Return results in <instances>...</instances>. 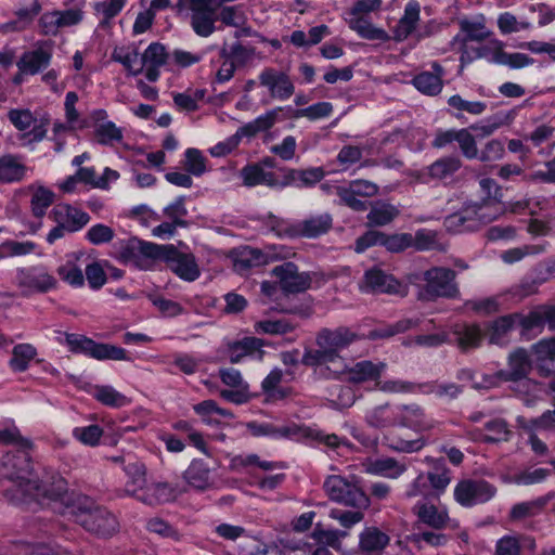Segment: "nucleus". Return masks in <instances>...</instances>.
<instances>
[{
  "instance_id": "1",
  "label": "nucleus",
  "mask_w": 555,
  "mask_h": 555,
  "mask_svg": "<svg viewBox=\"0 0 555 555\" xmlns=\"http://www.w3.org/2000/svg\"><path fill=\"white\" fill-rule=\"evenodd\" d=\"M1 476L12 485L4 489V496L15 504L27 503V493L38 494L40 481L31 478L29 451L8 452L1 461Z\"/></svg>"
},
{
  "instance_id": "2",
  "label": "nucleus",
  "mask_w": 555,
  "mask_h": 555,
  "mask_svg": "<svg viewBox=\"0 0 555 555\" xmlns=\"http://www.w3.org/2000/svg\"><path fill=\"white\" fill-rule=\"evenodd\" d=\"M137 249L146 258L164 260L178 276L185 281H194L199 276V269L195 257L192 254L180 253L171 244L157 245L155 243L131 238L121 251L122 258L125 260L131 259L132 253Z\"/></svg>"
},
{
  "instance_id": "3",
  "label": "nucleus",
  "mask_w": 555,
  "mask_h": 555,
  "mask_svg": "<svg viewBox=\"0 0 555 555\" xmlns=\"http://www.w3.org/2000/svg\"><path fill=\"white\" fill-rule=\"evenodd\" d=\"M67 513L78 525L100 538H109L119 530L116 516L87 496L77 495Z\"/></svg>"
},
{
  "instance_id": "4",
  "label": "nucleus",
  "mask_w": 555,
  "mask_h": 555,
  "mask_svg": "<svg viewBox=\"0 0 555 555\" xmlns=\"http://www.w3.org/2000/svg\"><path fill=\"white\" fill-rule=\"evenodd\" d=\"M500 215L501 207L493 199L469 201L457 211L447 216L443 224L449 232H474L494 221Z\"/></svg>"
},
{
  "instance_id": "5",
  "label": "nucleus",
  "mask_w": 555,
  "mask_h": 555,
  "mask_svg": "<svg viewBox=\"0 0 555 555\" xmlns=\"http://www.w3.org/2000/svg\"><path fill=\"white\" fill-rule=\"evenodd\" d=\"M456 272L447 267H431L423 272L424 285L420 286L417 299L436 301L438 298L454 299L460 297Z\"/></svg>"
},
{
  "instance_id": "6",
  "label": "nucleus",
  "mask_w": 555,
  "mask_h": 555,
  "mask_svg": "<svg viewBox=\"0 0 555 555\" xmlns=\"http://www.w3.org/2000/svg\"><path fill=\"white\" fill-rule=\"evenodd\" d=\"M323 488L332 501L352 508H367L370 499L365 492L353 481L339 475L328 476Z\"/></svg>"
},
{
  "instance_id": "7",
  "label": "nucleus",
  "mask_w": 555,
  "mask_h": 555,
  "mask_svg": "<svg viewBox=\"0 0 555 555\" xmlns=\"http://www.w3.org/2000/svg\"><path fill=\"white\" fill-rule=\"evenodd\" d=\"M66 344L74 353H85L96 360H126L125 349L109 345L99 344L93 339L78 334H66Z\"/></svg>"
},
{
  "instance_id": "8",
  "label": "nucleus",
  "mask_w": 555,
  "mask_h": 555,
  "mask_svg": "<svg viewBox=\"0 0 555 555\" xmlns=\"http://www.w3.org/2000/svg\"><path fill=\"white\" fill-rule=\"evenodd\" d=\"M270 225L279 235L286 234L288 236H305L309 238L318 237L325 234L331 228L333 219L328 214L312 216L295 225L282 227L283 221L275 217H270Z\"/></svg>"
},
{
  "instance_id": "9",
  "label": "nucleus",
  "mask_w": 555,
  "mask_h": 555,
  "mask_svg": "<svg viewBox=\"0 0 555 555\" xmlns=\"http://www.w3.org/2000/svg\"><path fill=\"white\" fill-rule=\"evenodd\" d=\"M363 336L347 326H339L334 330L322 328L315 336V344L320 348H325L333 353L336 360L339 350L349 347L354 341L362 339Z\"/></svg>"
},
{
  "instance_id": "10",
  "label": "nucleus",
  "mask_w": 555,
  "mask_h": 555,
  "mask_svg": "<svg viewBox=\"0 0 555 555\" xmlns=\"http://www.w3.org/2000/svg\"><path fill=\"white\" fill-rule=\"evenodd\" d=\"M496 489L485 480L466 479L460 481L454 489L455 500L463 506H472L489 501Z\"/></svg>"
},
{
  "instance_id": "11",
  "label": "nucleus",
  "mask_w": 555,
  "mask_h": 555,
  "mask_svg": "<svg viewBox=\"0 0 555 555\" xmlns=\"http://www.w3.org/2000/svg\"><path fill=\"white\" fill-rule=\"evenodd\" d=\"M191 25L196 35L208 37L215 31V22L218 20V7L210 0H189Z\"/></svg>"
},
{
  "instance_id": "12",
  "label": "nucleus",
  "mask_w": 555,
  "mask_h": 555,
  "mask_svg": "<svg viewBox=\"0 0 555 555\" xmlns=\"http://www.w3.org/2000/svg\"><path fill=\"white\" fill-rule=\"evenodd\" d=\"M272 275L279 280L280 287L287 294L305 292L311 285L310 275L299 272L297 266L293 262L276 266L272 270Z\"/></svg>"
},
{
  "instance_id": "13",
  "label": "nucleus",
  "mask_w": 555,
  "mask_h": 555,
  "mask_svg": "<svg viewBox=\"0 0 555 555\" xmlns=\"http://www.w3.org/2000/svg\"><path fill=\"white\" fill-rule=\"evenodd\" d=\"M360 288L365 293L406 295V288L399 281L379 269L366 271Z\"/></svg>"
},
{
  "instance_id": "14",
  "label": "nucleus",
  "mask_w": 555,
  "mask_h": 555,
  "mask_svg": "<svg viewBox=\"0 0 555 555\" xmlns=\"http://www.w3.org/2000/svg\"><path fill=\"white\" fill-rule=\"evenodd\" d=\"M530 371L531 361L527 350L518 348L508 356V369L500 370L499 376H503L504 382H521L524 387H537L534 382L527 378Z\"/></svg>"
},
{
  "instance_id": "15",
  "label": "nucleus",
  "mask_w": 555,
  "mask_h": 555,
  "mask_svg": "<svg viewBox=\"0 0 555 555\" xmlns=\"http://www.w3.org/2000/svg\"><path fill=\"white\" fill-rule=\"evenodd\" d=\"M168 59L169 53L165 46L153 42L141 54L137 73L144 72L149 81H156L159 77V68L167 63Z\"/></svg>"
},
{
  "instance_id": "16",
  "label": "nucleus",
  "mask_w": 555,
  "mask_h": 555,
  "mask_svg": "<svg viewBox=\"0 0 555 555\" xmlns=\"http://www.w3.org/2000/svg\"><path fill=\"white\" fill-rule=\"evenodd\" d=\"M261 86L268 88L271 98L286 100L295 92L294 83L285 72L264 68L259 75Z\"/></svg>"
},
{
  "instance_id": "17",
  "label": "nucleus",
  "mask_w": 555,
  "mask_h": 555,
  "mask_svg": "<svg viewBox=\"0 0 555 555\" xmlns=\"http://www.w3.org/2000/svg\"><path fill=\"white\" fill-rule=\"evenodd\" d=\"M247 428L255 437L271 436V437H285L292 439H300L312 437V430L309 427H304L297 424H288L285 426L276 427L270 424H259L257 422L247 423Z\"/></svg>"
},
{
  "instance_id": "18",
  "label": "nucleus",
  "mask_w": 555,
  "mask_h": 555,
  "mask_svg": "<svg viewBox=\"0 0 555 555\" xmlns=\"http://www.w3.org/2000/svg\"><path fill=\"white\" fill-rule=\"evenodd\" d=\"M50 218L55 223H62L70 233L81 230L90 221V216L87 212L69 204L54 206Z\"/></svg>"
},
{
  "instance_id": "19",
  "label": "nucleus",
  "mask_w": 555,
  "mask_h": 555,
  "mask_svg": "<svg viewBox=\"0 0 555 555\" xmlns=\"http://www.w3.org/2000/svg\"><path fill=\"white\" fill-rule=\"evenodd\" d=\"M51 57V44L44 42L37 49L23 53L16 65L21 73L26 75H36L49 66Z\"/></svg>"
},
{
  "instance_id": "20",
  "label": "nucleus",
  "mask_w": 555,
  "mask_h": 555,
  "mask_svg": "<svg viewBox=\"0 0 555 555\" xmlns=\"http://www.w3.org/2000/svg\"><path fill=\"white\" fill-rule=\"evenodd\" d=\"M17 284L25 293H46L56 285V280L44 271L20 270Z\"/></svg>"
},
{
  "instance_id": "21",
  "label": "nucleus",
  "mask_w": 555,
  "mask_h": 555,
  "mask_svg": "<svg viewBox=\"0 0 555 555\" xmlns=\"http://www.w3.org/2000/svg\"><path fill=\"white\" fill-rule=\"evenodd\" d=\"M189 486L198 491H206L215 487L209 465L203 460H193L183 474Z\"/></svg>"
},
{
  "instance_id": "22",
  "label": "nucleus",
  "mask_w": 555,
  "mask_h": 555,
  "mask_svg": "<svg viewBox=\"0 0 555 555\" xmlns=\"http://www.w3.org/2000/svg\"><path fill=\"white\" fill-rule=\"evenodd\" d=\"M389 542L387 533L377 527H366L359 535V552L362 555H383Z\"/></svg>"
},
{
  "instance_id": "23",
  "label": "nucleus",
  "mask_w": 555,
  "mask_h": 555,
  "mask_svg": "<svg viewBox=\"0 0 555 555\" xmlns=\"http://www.w3.org/2000/svg\"><path fill=\"white\" fill-rule=\"evenodd\" d=\"M40 498H47L54 502L60 501L62 504L65 505L62 513L64 515H68L67 505L73 504V502L76 500L77 496L70 498L68 495L67 488H66V481L62 477L59 476V477L54 478V480L50 487H48L46 483L42 485L40 482V491L38 492V494L27 493V503L33 499L39 500Z\"/></svg>"
},
{
  "instance_id": "24",
  "label": "nucleus",
  "mask_w": 555,
  "mask_h": 555,
  "mask_svg": "<svg viewBox=\"0 0 555 555\" xmlns=\"http://www.w3.org/2000/svg\"><path fill=\"white\" fill-rule=\"evenodd\" d=\"M434 73L423 72L413 78V85L415 88L426 95H437L441 92L443 82L442 76L444 70L442 66L434 62L431 65Z\"/></svg>"
},
{
  "instance_id": "25",
  "label": "nucleus",
  "mask_w": 555,
  "mask_h": 555,
  "mask_svg": "<svg viewBox=\"0 0 555 555\" xmlns=\"http://www.w3.org/2000/svg\"><path fill=\"white\" fill-rule=\"evenodd\" d=\"M421 8L418 2L410 1L404 9L403 16L399 20L393 30L396 41L405 40L416 28L420 21Z\"/></svg>"
},
{
  "instance_id": "26",
  "label": "nucleus",
  "mask_w": 555,
  "mask_h": 555,
  "mask_svg": "<svg viewBox=\"0 0 555 555\" xmlns=\"http://www.w3.org/2000/svg\"><path fill=\"white\" fill-rule=\"evenodd\" d=\"M386 367V363L378 362L374 363L369 360L357 362L353 366L347 370L348 380L352 383H364L367 380H377L383 371Z\"/></svg>"
},
{
  "instance_id": "27",
  "label": "nucleus",
  "mask_w": 555,
  "mask_h": 555,
  "mask_svg": "<svg viewBox=\"0 0 555 555\" xmlns=\"http://www.w3.org/2000/svg\"><path fill=\"white\" fill-rule=\"evenodd\" d=\"M243 183L246 186H256L263 184L270 188H276L279 178L273 171H266L261 165H247L241 170Z\"/></svg>"
},
{
  "instance_id": "28",
  "label": "nucleus",
  "mask_w": 555,
  "mask_h": 555,
  "mask_svg": "<svg viewBox=\"0 0 555 555\" xmlns=\"http://www.w3.org/2000/svg\"><path fill=\"white\" fill-rule=\"evenodd\" d=\"M452 333L462 351L479 347L482 340V333L477 324H455Z\"/></svg>"
},
{
  "instance_id": "29",
  "label": "nucleus",
  "mask_w": 555,
  "mask_h": 555,
  "mask_svg": "<svg viewBox=\"0 0 555 555\" xmlns=\"http://www.w3.org/2000/svg\"><path fill=\"white\" fill-rule=\"evenodd\" d=\"M462 165L459 156H444L435 160L426 170L430 179L442 181L453 177L462 168Z\"/></svg>"
},
{
  "instance_id": "30",
  "label": "nucleus",
  "mask_w": 555,
  "mask_h": 555,
  "mask_svg": "<svg viewBox=\"0 0 555 555\" xmlns=\"http://www.w3.org/2000/svg\"><path fill=\"white\" fill-rule=\"evenodd\" d=\"M447 103L450 107L451 115L455 116L456 118H462L464 113L473 116H479L482 115L487 109L486 102L466 100L460 94L451 95Z\"/></svg>"
},
{
  "instance_id": "31",
  "label": "nucleus",
  "mask_w": 555,
  "mask_h": 555,
  "mask_svg": "<svg viewBox=\"0 0 555 555\" xmlns=\"http://www.w3.org/2000/svg\"><path fill=\"white\" fill-rule=\"evenodd\" d=\"M27 171V167L14 155L0 157V182L12 183L21 181Z\"/></svg>"
},
{
  "instance_id": "32",
  "label": "nucleus",
  "mask_w": 555,
  "mask_h": 555,
  "mask_svg": "<svg viewBox=\"0 0 555 555\" xmlns=\"http://www.w3.org/2000/svg\"><path fill=\"white\" fill-rule=\"evenodd\" d=\"M553 498L554 493H548L532 501L518 503L511 509L509 517L512 520L533 517L541 513Z\"/></svg>"
},
{
  "instance_id": "33",
  "label": "nucleus",
  "mask_w": 555,
  "mask_h": 555,
  "mask_svg": "<svg viewBox=\"0 0 555 555\" xmlns=\"http://www.w3.org/2000/svg\"><path fill=\"white\" fill-rule=\"evenodd\" d=\"M124 469L129 477V481L124 490L125 493L134 496L139 495L138 491L143 490L146 486L145 466L138 461H132L128 462Z\"/></svg>"
},
{
  "instance_id": "34",
  "label": "nucleus",
  "mask_w": 555,
  "mask_h": 555,
  "mask_svg": "<svg viewBox=\"0 0 555 555\" xmlns=\"http://www.w3.org/2000/svg\"><path fill=\"white\" fill-rule=\"evenodd\" d=\"M418 251L438 250L446 251L447 246L440 242L437 231L420 229L412 235V246Z\"/></svg>"
},
{
  "instance_id": "35",
  "label": "nucleus",
  "mask_w": 555,
  "mask_h": 555,
  "mask_svg": "<svg viewBox=\"0 0 555 555\" xmlns=\"http://www.w3.org/2000/svg\"><path fill=\"white\" fill-rule=\"evenodd\" d=\"M349 27L357 31L362 38L367 40H389L388 34L382 29L374 27L365 17L353 15L349 20Z\"/></svg>"
},
{
  "instance_id": "36",
  "label": "nucleus",
  "mask_w": 555,
  "mask_h": 555,
  "mask_svg": "<svg viewBox=\"0 0 555 555\" xmlns=\"http://www.w3.org/2000/svg\"><path fill=\"white\" fill-rule=\"evenodd\" d=\"M37 356V349L30 344H18L12 349L10 366L15 372H24Z\"/></svg>"
},
{
  "instance_id": "37",
  "label": "nucleus",
  "mask_w": 555,
  "mask_h": 555,
  "mask_svg": "<svg viewBox=\"0 0 555 555\" xmlns=\"http://www.w3.org/2000/svg\"><path fill=\"white\" fill-rule=\"evenodd\" d=\"M539 369L545 375L550 374L551 369L546 367L547 362L555 360V337L542 339L532 347Z\"/></svg>"
},
{
  "instance_id": "38",
  "label": "nucleus",
  "mask_w": 555,
  "mask_h": 555,
  "mask_svg": "<svg viewBox=\"0 0 555 555\" xmlns=\"http://www.w3.org/2000/svg\"><path fill=\"white\" fill-rule=\"evenodd\" d=\"M143 490V494L137 495V498L149 505L168 502L172 499V490L167 483H153L147 487L145 486Z\"/></svg>"
},
{
  "instance_id": "39",
  "label": "nucleus",
  "mask_w": 555,
  "mask_h": 555,
  "mask_svg": "<svg viewBox=\"0 0 555 555\" xmlns=\"http://www.w3.org/2000/svg\"><path fill=\"white\" fill-rule=\"evenodd\" d=\"M417 516L424 524L435 528L442 529L449 521V516L446 512H439L435 505L422 504L416 507Z\"/></svg>"
},
{
  "instance_id": "40",
  "label": "nucleus",
  "mask_w": 555,
  "mask_h": 555,
  "mask_svg": "<svg viewBox=\"0 0 555 555\" xmlns=\"http://www.w3.org/2000/svg\"><path fill=\"white\" fill-rule=\"evenodd\" d=\"M514 119V112L509 111L506 113H498L491 116L483 125H473L469 127L470 130L477 132L479 137L491 135L496 129L502 126L509 125Z\"/></svg>"
},
{
  "instance_id": "41",
  "label": "nucleus",
  "mask_w": 555,
  "mask_h": 555,
  "mask_svg": "<svg viewBox=\"0 0 555 555\" xmlns=\"http://www.w3.org/2000/svg\"><path fill=\"white\" fill-rule=\"evenodd\" d=\"M398 216L399 210L397 207L382 203L372 207L366 218L370 225L383 227L389 224Z\"/></svg>"
},
{
  "instance_id": "42",
  "label": "nucleus",
  "mask_w": 555,
  "mask_h": 555,
  "mask_svg": "<svg viewBox=\"0 0 555 555\" xmlns=\"http://www.w3.org/2000/svg\"><path fill=\"white\" fill-rule=\"evenodd\" d=\"M0 444L14 446L21 451H31L34 449L33 441L24 437L15 426L0 429Z\"/></svg>"
},
{
  "instance_id": "43",
  "label": "nucleus",
  "mask_w": 555,
  "mask_h": 555,
  "mask_svg": "<svg viewBox=\"0 0 555 555\" xmlns=\"http://www.w3.org/2000/svg\"><path fill=\"white\" fill-rule=\"evenodd\" d=\"M54 196V193L44 186L36 188L30 199L33 215L42 218L47 209L53 204Z\"/></svg>"
},
{
  "instance_id": "44",
  "label": "nucleus",
  "mask_w": 555,
  "mask_h": 555,
  "mask_svg": "<svg viewBox=\"0 0 555 555\" xmlns=\"http://www.w3.org/2000/svg\"><path fill=\"white\" fill-rule=\"evenodd\" d=\"M261 347L259 339L255 337H245L240 341L229 345V357L232 363L240 362L244 357Z\"/></svg>"
},
{
  "instance_id": "45",
  "label": "nucleus",
  "mask_w": 555,
  "mask_h": 555,
  "mask_svg": "<svg viewBox=\"0 0 555 555\" xmlns=\"http://www.w3.org/2000/svg\"><path fill=\"white\" fill-rule=\"evenodd\" d=\"M517 323L515 313L503 315L496 319L491 326L489 333V343L500 345L504 336L514 327Z\"/></svg>"
},
{
  "instance_id": "46",
  "label": "nucleus",
  "mask_w": 555,
  "mask_h": 555,
  "mask_svg": "<svg viewBox=\"0 0 555 555\" xmlns=\"http://www.w3.org/2000/svg\"><path fill=\"white\" fill-rule=\"evenodd\" d=\"M459 25L461 31L465 34V41H482L491 34L479 21L461 20Z\"/></svg>"
},
{
  "instance_id": "47",
  "label": "nucleus",
  "mask_w": 555,
  "mask_h": 555,
  "mask_svg": "<svg viewBox=\"0 0 555 555\" xmlns=\"http://www.w3.org/2000/svg\"><path fill=\"white\" fill-rule=\"evenodd\" d=\"M405 468L404 464L399 463L392 457L378 459L372 463L373 473L382 474L389 478L399 477Z\"/></svg>"
},
{
  "instance_id": "48",
  "label": "nucleus",
  "mask_w": 555,
  "mask_h": 555,
  "mask_svg": "<svg viewBox=\"0 0 555 555\" xmlns=\"http://www.w3.org/2000/svg\"><path fill=\"white\" fill-rule=\"evenodd\" d=\"M95 138L100 144L108 145L119 142L122 139V131L113 121L98 125L94 130Z\"/></svg>"
},
{
  "instance_id": "49",
  "label": "nucleus",
  "mask_w": 555,
  "mask_h": 555,
  "mask_svg": "<svg viewBox=\"0 0 555 555\" xmlns=\"http://www.w3.org/2000/svg\"><path fill=\"white\" fill-rule=\"evenodd\" d=\"M335 194L339 197L340 204L351 208L354 211H365L367 204L364 201L358 198V195L353 192L350 185L336 186Z\"/></svg>"
},
{
  "instance_id": "50",
  "label": "nucleus",
  "mask_w": 555,
  "mask_h": 555,
  "mask_svg": "<svg viewBox=\"0 0 555 555\" xmlns=\"http://www.w3.org/2000/svg\"><path fill=\"white\" fill-rule=\"evenodd\" d=\"M533 59L524 53H506L505 51H499L494 63L500 65H506L511 68L517 69L533 64Z\"/></svg>"
},
{
  "instance_id": "51",
  "label": "nucleus",
  "mask_w": 555,
  "mask_h": 555,
  "mask_svg": "<svg viewBox=\"0 0 555 555\" xmlns=\"http://www.w3.org/2000/svg\"><path fill=\"white\" fill-rule=\"evenodd\" d=\"M365 509L366 508H353L351 511H345L340 508H334L330 512V517L338 520L343 527L350 528L363 520V512Z\"/></svg>"
},
{
  "instance_id": "52",
  "label": "nucleus",
  "mask_w": 555,
  "mask_h": 555,
  "mask_svg": "<svg viewBox=\"0 0 555 555\" xmlns=\"http://www.w3.org/2000/svg\"><path fill=\"white\" fill-rule=\"evenodd\" d=\"M418 389L426 393H434L439 398H455L461 391V387L456 384H437L429 383L424 385H418Z\"/></svg>"
},
{
  "instance_id": "53",
  "label": "nucleus",
  "mask_w": 555,
  "mask_h": 555,
  "mask_svg": "<svg viewBox=\"0 0 555 555\" xmlns=\"http://www.w3.org/2000/svg\"><path fill=\"white\" fill-rule=\"evenodd\" d=\"M206 158L197 149H188L185 152L184 169L194 176H202L206 171Z\"/></svg>"
},
{
  "instance_id": "54",
  "label": "nucleus",
  "mask_w": 555,
  "mask_h": 555,
  "mask_svg": "<svg viewBox=\"0 0 555 555\" xmlns=\"http://www.w3.org/2000/svg\"><path fill=\"white\" fill-rule=\"evenodd\" d=\"M382 246L391 253H400L412 246L411 233H396L388 235L384 233Z\"/></svg>"
},
{
  "instance_id": "55",
  "label": "nucleus",
  "mask_w": 555,
  "mask_h": 555,
  "mask_svg": "<svg viewBox=\"0 0 555 555\" xmlns=\"http://www.w3.org/2000/svg\"><path fill=\"white\" fill-rule=\"evenodd\" d=\"M8 118L20 131L29 129L37 120L28 108H12L8 112Z\"/></svg>"
},
{
  "instance_id": "56",
  "label": "nucleus",
  "mask_w": 555,
  "mask_h": 555,
  "mask_svg": "<svg viewBox=\"0 0 555 555\" xmlns=\"http://www.w3.org/2000/svg\"><path fill=\"white\" fill-rule=\"evenodd\" d=\"M426 479L430 482L431 488L438 491H443L451 481L450 470L441 461H437L435 464V470L429 472Z\"/></svg>"
},
{
  "instance_id": "57",
  "label": "nucleus",
  "mask_w": 555,
  "mask_h": 555,
  "mask_svg": "<svg viewBox=\"0 0 555 555\" xmlns=\"http://www.w3.org/2000/svg\"><path fill=\"white\" fill-rule=\"evenodd\" d=\"M515 315L517 323L526 331L542 327L546 324L543 306H539L526 315L520 313H515Z\"/></svg>"
},
{
  "instance_id": "58",
  "label": "nucleus",
  "mask_w": 555,
  "mask_h": 555,
  "mask_svg": "<svg viewBox=\"0 0 555 555\" xmlns=\"http://www.w3.org/2000/svg\"><path fill=\"white\" fill-rule=\"evenodd\" d=\"M456 142L459 143L462 154L468 158L474 159L478 157V147L474 135L469 132V128L457 130Z\"/></svg>"
},
{
  "instance_id": "59",
  "label": "nucleus",
  "mask_w": 555,
  "mask_h": 555,
  "mask_svg": "<svg viewBox=\"0 0 555 555\" xmlns=\"http://www.w3.org/2000/svg\"><path fill=\"white\" fill-rule=\"evenodd\" d=\"M544 249L543 245H525L522 247L511 248L504 251L501 258L506 263H514L526 256L541 254Z\"/></svg>"
},
{
  "instance_id": "60",
  "label": "nucleus",
  "mask_w": 555,
  "mask_h": 555,
  "mask_svg": "<svg viewBox=\"0 0 555 555\" xmlns=\"http://www.w3.org/2000/svg\"><path fill=\"white\" fill-rule=\"evenodd\" d=\"M140 56L141 55L135 50L126 51L124 49L114 50L113 55H112L113 60L121 63L126 67V69L129 72V74H131L133 76H137L140 74V73H137L139 62H140Z\"/></svg>"
},
{
  "instance_id": "61",
  "label": "nucleus",
  "mask_w": 555,
  "mask_h": 555,
  "mask_svg": "<svg viewBox=\"0 0 555 555\" xmlns=\"http://www.w3.org/2000/svg\"><path fill=\"white\" fill-rule=\"evenodd\" d=\"M333 111V106L330 102H319L306 108L295 111L294 117H307L311 120L319 119L328 116Z\"/></svg>"
},
{
  "instance_id": "62",
  "label": "nucleus",
  "mask_w": 555,
  "mask_h": 555,
  "mask_svg": "<svg viewBox=\"0 0 555 555\" xmlns=\"http://www.w3.org/2000/svg\"><path fill=\"white\" fill-rule=\"evenodd\" d=\"M73 435L81 443L93 447L98 444L102 437L103 429L98 425L77 427L74 429Z\"/></svg>"
},
{
  "instance_id": "63",
  "label": "nucleus",
  "mask_w": 555,
  "mask_h": 555,
  "mask_svg": "<svg viewBox=\"0 0 555 555\" xmlns=\"http://www.w3.org/2000/svg\"><path fill=\"white\" fill-rule=\"evenodd\" d=\"M550 475V469L534 468L527 469L514 475L513 480L517 485L529 486L542 482Z\"/></svg>"
},
{
  "instance_id": "64",
  "label": "nucleus",
  "mask_w": 555,
  "mask_h": 555,
  "mask_svg": "<svg viewBox=\"0 0 555 555\" xmlns=\"http://www.w3.org/2000/svg\"><path fill=\"white\" fill-rule=\"evenodd\" d=\"M114 236V230L111 227L102 223L92 225L86 235L87 240L94 245L109 243Z\"/></svg>"
}]
</instances>
